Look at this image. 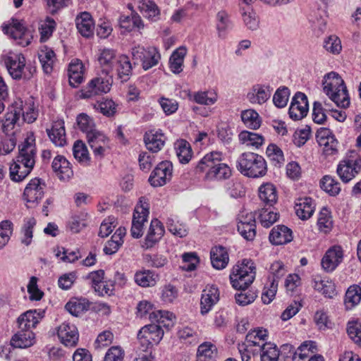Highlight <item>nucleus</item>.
Wrapping results in <instances>:
<instances>
[{
	"label": "nucleus",
	"instance_id": "f257e3e1",
	"mask_svg": "<svg viewBox=\"0 0 361 361\" xmlns=\"http://www.w3.org/2000/svg\"><path fill=\"white\" fill-rule=\"evenodd\" d=\"M34 142V139L28 137L19 146L16 161L10 166V177L13 181L23 180L32 170L36 157Z\"/></svg>",
	"mask_w": 361,
	"mask_h": 361
},
{
	"label": "nucleus",
	"instance_id": "f03ea898",
	"mask_svg": "<svg viewBox=\"0 0 361 361\" xmlns=\"http://www.w3.org/2000/svg\"><path fill=\"white\" fill-rule=\"evenodd\" d=\"M324 93L338 106L347 108L350 105V97L344 80L338 73L332 71L324 76L322 81Z\"/></svg>",
	"mask_w": 361,
	"mask_h": 361
},
{
	"label": "nucleus",
	"instance_id": "7ed1b4c3",
	"mask_svg": "<svg viewBox=\"0 0 361 361\" xmlns=\"http://www.w3.org/2000/svg\"><path fill=\"white\" fill-rule=\"evenodd\" d=\"M236 167L245 176L257 178L265 176L267 166L265 159L253 152H244L237 160Z\"/></svg>",
	"mask_w": 361,
	"mask_h": 361
},
{
	"label": "nucleus",
	"instance_id": "20e7f679",
	"mask_svg": "<svg viewBox=\"0 0 361 361\" xmlns=\"http://www.w3.org/2000/svg\"><path fill=\"white\" fill-rule=\"evenodd\" d=\"M256 276V267L250 259H244L233 268L230 274L232 286L235 289H246L254 281Z\"/></svg>",
	"mask_w": 361,
	"mask_h": 361
},
{
	"label": "nucleus",
	"instance_id": "39448f33",
	"mask_svg": "<svg viewBox=\"0 0 361 361\" xmlns=\"http://www.w3.org/2000/svg\"><path fill=\"white\" fill-rule=\"evenodd\" d=\"M37 116L33 104L23 105V102L18 99L12 104L10 111L6 114V125H14L21 117L24 121L31 123L36 120Z\"/></svg>",
	"mask_w": 361,
	"mask_h": 361
},
{
	"label": "nucleus",
	"instance_id": "423d86ee",
	"mask_svg": "<svg viewBox=\"0 0 361 361\" xmlns=\"http://www.w3.org/2000/svg\"><path fill=\"white\" fill-rule=\"evenodd\" d=\"M3 32L14 39L22 47L30 44L32 36L23 22L17 19L11 18L8 23H4L1 26Z\"/></svg>",
	"mask_w": 361,
	"mask_h": 361
},
{
	"label": "nucleus",
	"instance_id": "0eeeda50",
	"mask_svg": "<svg viewBox=\"0 0 361 361\" xmlns=\"http://www.w3.org/2000/svg\"><path fill=\"white\" fill-rule=\"evenodd\" d=\"M112 82L111 76L106 74L104 77L94 78L81 91V97L90 99L97 95L106 94L110 91Z\"/></svg>",
	"mask_w": 361,
	"mask_h": 361
},
{
	"label": "nucleus",
	"instance_id": "6e6552de",
	"mask_svg": "<svg viewBox=\"0 0 361 361\" xmlns=\"http://www.w3.org/2000/svg\"><path fill=\"white\" fill-rule=\"evenodd\" d=\"M143 199L142 197L140 200L133 212L130 232L132 236L135 238H139L142 235L144 224L147 221L149 213V204L143 202Z\"/></svg>",
	"mask_w": 361,
	"mask_h": 361
},
{
	"label": "nucleus",
	"instance_id": "1a4fd4ad",
	"mask_svg": "<svg viewBox=\"0 0 361 361\" xmlns=\"http://www.w3.org/2000/svg\"><path fill=\"white\" fill-rule=\"evenodd\" d=\"M172 172V163L169 161H161L152 172L149 182L153 187L163 186L171 179Z\"/></svg>",
	"mask_w": 361,
	"mask_h": 361
},
{
	"label": "nucleus",
	"instance_id": "9d476101",
	"mask_svg": "<svg viewBox=\"0 0 361 361\" xmlns=\"http://www.w3.org/2000/svg\"><path fill=\"white\" fill-rule=\"evenodd\" d=\"M361 171L360 159H348L341 161L337 166L336 172L341 180L347 183L353 179Z\"/></svg>",
	"mask_w": 361,
	"mask_h": 361
},
{
	"label": "nucleus",
	"instance_id": "9b49d317",
	"mask_svg": "<svg viewBox=\"0 0 361 361\" xmlns=\"http://www.w3.org/2000/svg\"><path fill=\"white\" fill-rule=\"evenodd\" d=\"M237 229L246 240L252 241L256 236V221L252 213L242 214L238 218Z\"/></svg>",
	"mask_w": 361,
	"mask_h": 361
},
{
	"label": "nucleus",
	"instance_id": "f8f14e48",
	"mask_svg": "<svg viewBox=\"0 0 361 361\" xmlns=\"http://www.w3.org/2000/svg\"><path fill=\"white\" fill-rule=\"evenodd\" d=\"M308 109L307 96L301 92H296L289 107L288 114L290 117L294 121H299L307 116Z\"/></svg>",
	"mask_w": 361,
	"mask_h": 361
},
{
	"label": "nucleus",
	"instance_id": "ddd939ff",
	"mask_svg": "<svg viewBox=\"0 0 361 361\" xmlns=\"http://www.w3.org/2000/svg\"><path fill=\"white\" fill-rule=\"evenodd\" d=\"M164 330L156 324L143 326L137 334V338L142 345L158 344L163 338Z\"/></svg>",
	"mask_w": 361,
	"mask_h": 361
},
{
	"label": "nucleus",
	"instance_id": "4468645a",
	"mask_svg": "<svg viewBox=\"0 0 361 361\" xmlns=\"http://www.w3.org/2000/svg\"><path fill=\"white\" fill-rule=\"evenodd\" d=\"M46 184L43 180L35 178L26 185L23 197L29 203L37 204L44 195Z\"/></svg>",
	"mask_w": 361,
	"mask_h": 361
},
{
	"label": "nucleus",
	"instance_id": "2eb2a0df",
	"mask_svg": "<svg viewBox=\"0 0 361 361\" xmlns=\"http://www.w3.org/2000/svg\"><path fill=\"white\" fill-rule=\"evenodd\" d=\"M343 258V250L339 245L330 247L322 259V267L327 272L334 271L341 263Z\"/></svg>",
	"mask_w": 361,
	"mask_h": 361
},
{
	"label": "nucleus",
	"instance_id": "dca6fc26",
	"mask_svg": "<svg viewBox=\"0 0 361 361\" xmlns=\"http://www.w3.org/2000/svg\"><path fill=\"white\" fill-rule=\"evenodd\" d=\"M57 335L61 342L67 347L75 346L79 339L77 327L70 323L61 324L58 328Z\"/></svg>",
	"mask_w": 361,
	"mask_h": 361
},
{
	"label": "nucleus",
	"instance_id": "f3484780",
	"mask_svg": "<svg viewBox=\"0 0 361 361\" xmlns=\"http://www.w3.org/2000/svg\"><path fill=\"white\" fill-rule=\"evenodd\" d=\"M44 311L37 310H30L21 314L17 319L18 329L32 331L44 317Z\"/></svg>",
	"mask_w": 361,
	"mask_h": 361
},
{
	"label": "nucleus",
	"instance_id": "a211bd4d",
	"mask_svg": "<svg viewBox=\"0 0 361 361\" xmlns=\"http://www.w3.org/2000/svg\"><path fill=\"white\" fill-rule=\"evenodd\" d=\"M87 142L93 150L94 156L102 158L108 146L107 137L96 129L87 135Z\"/></svg>",
	"mask_w": 361,
	"mask_h": 361
},
{
	"label": "nucleus",
	"instance_id": "6ab92c4d",
	"mask_svg": "<svg viewBox=\"0 0 361 361\" xmlns=\"http://www.w3.org/2000/svg\"><path fill=\"white\" fill-rule=\"evenodd\" d=\"M219 300V291L215 286L207 287L202 291L200 301V312L202 314H207Z\"/></svg>",
	"mask_w": 361,
	"mask_h": 361
},
{
	"label": "nucleus",
	"instance_id": "aec40b11",
	"mask_svg": "<svg viewBox=\"0 0 361 361\" xmlns=\"http://www.w3.org/2000/svg\"><path fill=\"white\" fill-rule=\"evenodd\" d=\"M164 234V228L162 224L157 219H152L142 247L145 249L152 248L159 241Z\"/></svg>",
	"mask_w": 361,
	"mask_h": 361
},
{
	"label": "nucleus",
	"instance_id": "412c9836",
	"mask_svg": "<svg viewBox=\"0 0 361 361\" xmlns=\"http://www.w3.org/2000/svg\"><path fill=\"white\" fill-rule=\"evenodd\" d=\"M144 141L147 149L153 153H156L160 151L164 147L166 136L160 130H152L145 133Z\"/></svg>",
	"mask_w": 361,
	"mask_h": 361
},
{
	"label": "nucleus",
	"instance_id": "4be33fe9",
	"mask_svg": "<svg viewBox=\"0 0 361 361\" xmlns=\"http://www.w3.org/2000/svg\"><path fill=\"white\" fill-rule=\"evenodd\" d=\"M269 238L274 245L287 244L293 239V231L285 225H277L271 229Z\"/></svg>",
	"mask_w": 361,
	"mask_h": 361
},
{
	"label": "nucleus",
	"instance_id": "5701e85b",
	"mask_svg": "<svg viewBox=\"0 0 361 361\" xmlns=\"http://www.w3.org/2000/svg\"><path fill=\"white\" fill-rule=\"evenodd\" d=\"M6 64L10 75L13 79L19 80L23 78V70L25 68V59L23 55L16 54L8 57Z\"/></svg>",
	"mask_w": 361,
	"mask_h": 361
},
{
	"label": "nucleus",
	"instance_id": "b1692460",
	"mask_svg": "<svg viewBox=\"0 0 361 361\" xmlns=\"http://www.w3.org/2000/svg\"><path fill=\"white\" fill-rule=\"evenodd\" d=\"M50 140L58 147L66 145V130L64 122L62 120L56 121L52 123L50 129H47Z\"/></svg>",
	"mask_w": 361,
	"mask_h": 361
},
{
	"label": "nucleus",
	"instance_id": "393cba45",
	"mask_svg": "<svg viewBox=\"0 0 361 361\" xmlns=\"http://www.w3.org/2000/svg\"><path fill=\"white\" fill-rule=\"evenodd\" d=\"M315 209L314 200L309 197L297 199L295 204V210L297 216L302 220L310 219Z\"/></svg>",
	"mask_w": 361,
	"mask_h": 361
},
{
	"label": "nucleus",
	"instance_id": "a878e982",
	"mask_svg": "<svg viewBox=\"0 0 361 361\" xmlns=\"http://www.w3.org/2000/svg\"><path fill=\"white\" fill-rule=\"evenodd\" d=\"M35 336L32 331L18 329L12 336L11 345L14 348H26L35 343Z\"/></svg>",
	"mask_w": 361,
	"mask_h": 361
},
{
	"label": "nucleus",
	"instance_id": "bb28decb",
	"mask_svg": "<svg viewBox=\"0 0 361 361\" xmlns=\"http://www.w3.org/2000/svg\"><path fill=\"white\" fill-rule=\"evenodd\" d=\"M78 32L85 37H90L94 34V23L92 16L87 12H83L75 19Z\"/></svg>",
	"mask_w": 361,
	"mask_h": 361
},
{
	"label": "nucleus",
	"instance_id": "cd10ccee",
	"mask_svg": "<svg viewBox=\"0 0 361 361\" xmlns=\"http://www.w3.org/2000/svg\"><path fill=\"white\" fill-rule=\"evenodd\" d=\"M51 167L61 180L68 179L73 176L71 164L63 156H56L52 161Z\"/></svg>",
	"mask_w": 361,
	"mask_h": 361
},
{
	"label": "nucleus",
	"instance_id": "c85d7f7f",
	"mask_svg": "<svg viewBox=\"0 0 361 361\" xmlns=\"http://www.w3.org/2000/svg\"><path fill=\"white\" fill-rule=\"evenodd\" d=\"M117 58L114 49L107 48L99 49L97 59L102 68V72L109 75L113 71Z\"/></svg>",
	"mask_w": 361,
	"mask_h": 361
},
{
	"label": "nucleus",
	"instance_id": "c756f323",
	"mask_svg": "<svg viewBox=\"0 0 361 361\" xmlns=\"http://www.w3.org/2000/svg\"><path fill=\"white\" fill-rule=\"evenodd\" d=\"M69 84L73 87H77L84 80V67L81 61L73 59L68 67Z\"/></svg>",
	"mask_w": 361,
	"mask_h": 361
},
{
	"label": "nucleus",
	"instance_id": "7c9ffc66",
	"mask_svg": "<svg viewBox=\"0 0 361 361\" xmlns=\"http://www.w3.org/2000/svg\"><path fill=\"white\" fill-rule=\"evenodd\" d=\"M222 153L218 151L211 152L205 154L195 166L196 173L209 172L216 161H221Z\"/></svg>",
	"mask_w": 361,
	"mask_h": 361
},
{
	"label": "nucleus",
	"instance_id": "2f4dec72",
	"mask_svg": "<svg viewBox=\"0 0 361 361\" xmlns=\"http://www.w3.org/2000/svg\"><path fill=\"white\" fill-rule=\"evenodd\" d=\"M211 262L216 269H224L229 261L228 254L225 247L216 246L210 252Z\"/></svg>",
	"mask_w": 361,
	"mask_h": 361
},
{
	"label": "nucleus",
	"instance_id": "473e14b6",
	"mask_svg": "<svg viewBox=\"0 0 361 361\" xmlns=\"http://www.w3.org/2000/svg\"><path fill=\"white\" fill-rule=\"evenodd\" d=\"M268 335L266 329H257L250 331L243 343L247 345H250L253 348H262L267 343Z\"/></svg>",
	"mask_w": 361,
	"mask_h": 361
},
{
	"label": "nucleus",
	"instance_id": "72a5a7b5",
	"mask_svg": "<svg viewBox=\"0 0 361 361\" xmlns=\"http://www.w3.org/2000/svg\"><path fill=\"white\" fill-rule=\"evenodd\" d=\"M270 95L271 92L268 87L261 85H256L247 93V98L252 104H262L269 99Z\"/></svg>",
	"mask_w": 361,
	"mask_h": 361
},
{
	"label": "nucleus",
	"instance_id": "f704fd0d",
	"mask_svg": "<svg viewBox=\"0 0 361 361\" xmlns=\"http://www.w3.org/2000/svg\"><path fill=\"white\" fill-rule=\"evenodd\" d=\"M118 77L122 82H126L132 75L133 65L126 55H121L115 63Z\"/></svg>",
	"mask_w": 361,
	"mask_h": 361
},
{
	"label": "nucleus",
	"instance_id": "c9c22d12",
	"mask_svg": "<svg viewBox=\"0 0 361 361\" xmlns=\"http://www.w3.org/2000/svg\"><path fill=\"white\" fill-rule=\"evenodd\" d=\"M312 286L314 290L322 293L325 297L332 298L335 294V285L326 278L315 276L312 280Z\"/></svg>",
	"mask_w": 361,
	"mask_h": 361
},
{
	"label": "nucleus",
	"instance_id": "e433bc0d",
	"mask_svg": "<svg viewBox=\"0 0 361 361\" xmlns=\"http://www.w3.org/2000/svg\"><path fill=\"white\" fill-rule=\"evenodd\" d=\"M259 197L266 206H273L278 199L277 192L274 185L270 183L262 185L259 188Z\"/></svg>",
	"mask_w": 361,
	"mask_h": 361
},
{
	"label": "nucleus",
	"instance_id": "4c0bfd02",
	"mask_svg": "<svg viewBox=\"0 0 361 361\" xmlns=\"http://www.w3.org/2000/svg\"><path fill=\"white\" fill-rule=\"evenodd\" d=\"M231 170L224 163L216 161L209 172H207L205 178L208 180H226L231 177Z\"/></svg>",
	"mask_w": 361,
	"mask_h": 361
},
{
	"label": "nucleus",
	"instance_id": "58836bf2",
	"mask_svg": "<svg viewBox=\"0 0 361 361\" xmlns=\"http://www.w3.org/2000/svg\"><path fill=\"white\" fill-rule=\"evenodd\" d=\"M174 317L173 313L162 310L152 311L149 315V319L152 322H157V325L160 326L161 328L165 327L167 329L173 326Z\"/></svg>",
	"mask_w": 361,
	"mask_h": 361
},
{
	"label": "nucleus",
	"instance_id": "ea45409f",
	"mask_svg": "<svg viewBox=\"0 0 361 361\" xmlns=\"http://www.w3.org/2000/svg\"><path fill=\"white\" fill-rule=\"evenodd\" d=\"M118 22L120 27L127 32H130L135 28L140 30L144 27L140 16L136 13H132L130 16L121 15Z\"/></svg>",
	"mask_w": 361,
	"mask_h": 361
},
{
	"label": "nucleus",
	"instance_id": "a19ab883",
	"mask_svg": "<svg viewBox=\"0 0 361 361\" xmlns=\"http://www.w3.org/2000/svg\"><path fill=\"white\" fill-rule=\"evenodd\" d=\"M186 53L187 49L185 47H180L172 53L169 59V67L173 73L178 74L182 72Z\"/></svg>",
	"mask_w": 361,
	"mask_h": 361
},
{
	"label": "nucleus",
	"instance_id": "79ce46f5",
	"mask_svg": "<svg viewBox=\"0 0 361 361\" xmlns=\"http://www.w3.org/2000/svg\"><path fill=\"white\" fill-rule=\"evenodd\" d=\"M138 9L145 18L152 20H157L160 13L158 6L152 0H139Z\"/></svg>",
	"mask_w": 361,
	"mask_h": 361
},
{
	"label": "nucleus",
	"instance_id": "37998d69",
	"mask_svg": "<svg viewBox=\"0 0 361 361\" xmlns=\"http://www.w3.org/2000/svg\"><path fill=\"white\" fill-rule=\"evenodd\" d=\"M90 303L86 298H73L66 305V310L73 316L78 317L87 311Z\"/></svg>",
	"mask_w": 361,
	"mask_h": 361
},
{
	"label": "nucleus",
	"instance_id": "c03bdc74",
	"mask_svg": "<svg viewBox=\"0 0 361 361\" xmlns=\"http://www.w3.org/2000/svg\"><path fill=\"white\" fill-rule=\"evenodd\" d=\"M321 188L328 193L329 195L335 197L341 192V184L334 177L326 175L320 180L319 182Z\"/></svg>",
	"mask_w": 361,
	"mask_h": 361
},
{
	"label": "nucleus",
	"instance_id": "a18cd8bd",
	"mask_svg": "<svg viewBox=\"0 0 361 361\" xmlns=\"http://www.w3.org/2000/svg\"><path fill=\"white\" fill-rule=\"evenodd\" d=\"M157 277V276L150 270H141L135 272L134 280L141 287H150L156 284Z\"/></svg>",
	"mask_w": 361,
	"mask_h": 361
},
{
	"label": "nucleus",
	"instance_id": "49530a36",
	"mask_svg": "<svg viewBox=\"0 0 361 361\" xmlns=\"http://www.w3.org/2000/svg\"><path fill=\"white\" fill-rule=\"evenodd\" d=\"M240 13L245 26L251 30H256L259 27V20L256 13L251 7L240 6Z\"/></svg>",
	"mask_w": 361,
	"mask_h": 361
},
{
	"label": "nucleus",
	"instance_id": "de8ad7c7",
	"mask_svg": "<svg viewBox=\"0 0 361 361\" xmlns=\"http://www.w3.org/2000/svg\"><path fill=\"white\" fill-rule=\"evenodd\" d=\"M73 153L75 159L80 164L88 166L90 163V157L85 143L81 140H77L73 147Z\"/></svg>",
	"mask_w": 361,
	"mask_h": 361
},
{
	"label": "nucleus",
	"instance_id": "09e8293b",
	"mask_svg": "<svg viewBox=\"0 0 361 361\" xmlns=\"http://www.w3.org/2000/svg\"><path fill=\"white\" fill-rule=\"evenodd\" d=\"M361 300V287L353 285L348 288L345 295V305L347 309H352Z\"/></svg>",
	"mask_w": 361,
	"mask_h": 361
},
{
	"label": "nucleus",
	"instance_id": "8fccbe9b",
	"mask_svg": "<svg viewBox=\"0 0 361 361\" xmlns=\"http://www.w3.org/2000/svg\"><path fill=\"white\" fill-rule=\"evenodd\" d=\"M238 137L243 144H245L247 146L254 147L255 148H258L262 145L264 140L262 135L247 130L242 131L239 134Z\"/></svg>",
	"mask_w": 361,
	"mask_h": 361
},
{
	"label": "nucleus",
	"instance_id": "3c124183",
	"mask_svg": "<svg viewBox=\"0 0 361 361\" xmlns=\"http://www.w3.org/2000/svg\"><path fill=\"white\" fill-rule=\"evenodd\" d=\"M241 118L244 124L251 129H257L261 125L259 114L253 109L243 111L241 113Z\"/></svg>",
	"mask_w": 361,
	"mask_h": 361
},
{
	"label": "nucleus",
	"instance_id": "603ef678",
	"mask_svg": "<svg viewBox=\"0 0 361 361\" xmlns=\"http://www.w3.org/2000/svg\"><path fill=\"white\" fill-rule=\"evenodd\" d=\"M257 350L260 353L261 361H279V350L274 343L269 342Z\"/></svg>",
	"mask_w": 361,
	"mask_h": 361
},
{
	"label": "nucleus",
	"instance_id": "864d4df0",
	"mask_svg": "<svg viewBox=\"0 0 361 361\" xmlns=\"http://www.w3.org/2000/svg\"><path fill=\"white\" fill-rule=\"evenodd\" d=\"M269 207L268 208H263L259 212V220L261 225L264 228H269L279 218V214L273 211Z\"/></svg>",
	"mask_w": 361,
	"mask_h": 361
},
{
	"label": "nucleus",
	"instance_id": "5fc2aeb1",
	"mask_svg": "<svg viewBox=\"0 0 361 361\" xmlns=\"http://www.w3.org/2000/svg\"><path fill=\"white\" fill-rule=\"evenodd\" d=\"M232 27L233 23L230 20L228 13L224 10L219 11L216 14V29L219 32V35L222 37Z\"/></svg>",
	"mask_w": 361,
	"mask_h": 361
},
{
	"label": "nucleus",
	"instance_id": "6e6d98bb",
	"mask_svg": "<svg viewBox=\"0 0 361 361\" xmlns=\"http://www.w3.org/2000/svg\"><path fill=\"white\" fill-rule=\"evenodd\" d=\"M55 54L51 49L47 48L42 49L39 53V60L46 73H50L53 69Z\"/></svg>",
	"mask_w": 361,
	"mask_h": 361
},
{
	"label": "nucleus",
	"instance_id": "4d7b16f0",
	"mask_svg": "<svg viewBox=\"0 0 361 361\" xmlns=\"http://www.w3.org/2000/svg\"><path fill=\"white\" fill-rule=\"evenodd\" d=\"M176 149L180 162L182 164L188 163L192 157V149L190 144L185 140H180L176 144Z\"/></svg>",
	"mask_w": 361,
	"mask_h": 361
},
{
	"label": "nucleus",
	"instance_id": "13d9d810",
	"mask_svg": "<svg viewBox=\"0 0 361 361\" xmlns=\"http://www.w3.org/2000/svg\"><path fill=\"white\" fill-rule=\"evenodd\" d=\"M267 155L275 166L280 167L284 162L282 150L276 145H269L266 151Z\"/></svg>",
	"mask_w": 361,
	"mask_h": 361
},
{
	"label": "nucleus",
	"instance_id": "bf43d9fd",
	"mask_svg": "<svg viewBox=\"0 0 361 361\" xmlns=\"http://www.w3.org/2000/svg\"><path fill=\"white\" fill-rule=\"evenodd\" d=\"M36 224V220L34 218H29L23 224L21 229V243L25 245H29L32 243L33 237V228Z\"/></svg>",
	"mask_w": 361,
	"mask_h": 361
},
{
	"label": "nucleus",
	"instance_id": "052dcab7",
	"mask_svg": "<svg viewBox=\"0 0 361 361\" xmlns=\"http://www.w3.org/2000/svg\"><path fill=\"white\" fill-rule=\"evenodd\" d=\"M180 339L185 340L190 344H197L200 341L198 331L196 328L191 326H183L178 331Z\"/></svg>",
	"mask_w": 361,
	"mask_h": 361
},
{
	"label": "nucleus",
	"instance_id": "680f3d73",
	"mask_svg": "<svg viewBox=\"0 0 361 361\" xmlns=\"http://www.w3.org/2000/svg\"><path fill=\"white\" fill-rule=\"evenodd\" d=\"M77 125L80 130L86 133V135H88L89 133L95 130V125L93 119L84 113L80 114L78 116Z\"/></svg>",
	"mask_w": 361,
	"mask_h": 361
},
{
	"label": "nucleus",
	"instance_id": "e2e57ef3",
	"mask_svg": "<svg viewBox=\"0 0 361 361\" xmlns=\"http://www.w3.org/2000/svg\"><path fill=\"white\" fill-rule=\"evenodd\" d=\"M161 59L160 54L157 49L152 47L148 49V52L142 62V68L147 71L157 66Z\"/></svg>",
	"mask_w": 361,
	"mask_h": 361
},
{
	"label": "nucleus",
	"instance_id": "0e129e2a",
	"mask_svg": "<svg viewBox=\"0 0 361 361\" xmlns=\"http://www.w3.org/2000/svg\"><path fill=\"white\" fill-rule=\"evenodd\" d=\"M290 96V90L286 87H281L274 94L273 102L278 108H283L287 105Z\"/></svg>",
	"mask_w": 361,
	"mask_h": 361
},
{
	"label": "nucleus",
	"instance_id": "69168bd1",
	"mask_svg": "<svg viewBox=\"0 0 361 361\" xmlns=\"http://www.w3.org/2000/svg\"><path fill=\"white\" fill-rule=\"evenodd\" d=\"M54 252L56 257L64 262H74L80 257L78 251H68L63 247H57Z\"/></svg>",
	"mask_w": 361,
	"mask_h": 361
},
{
	"label": "nucleus",
	"instance_id": "338daca9",
	"mask_svg": "<svg viewBox=\"0 0 361 361\" xmlns=\"http://www.w3.org/2000/svg\"><path fill=\"white\" fill-rule=\"evenodd\" d=\"M55 20L50 18L47 17L45 20L40 25L39 30L41 35L40 40L42 42L46 41L53 33L56 27Z\"/></svg>",
	"mask_w": 361,
	"mask_h": 361
},
{
	"label": "nucleus",
	"instance_id": "774afa93",
	"mask_svg": "<svg viewBox=\"0 0 361 361\" xmlns=\"http://www.w3.org/2000/svg\"><path fill=\"white\" fill-rule=\"evenodd\" d=\"M347 332L350 338L357 345H361V324L355 321L349 322Z\"/></svg>",
	"mask_w": 361,
	"mask_h": 361
}]
</instances>
